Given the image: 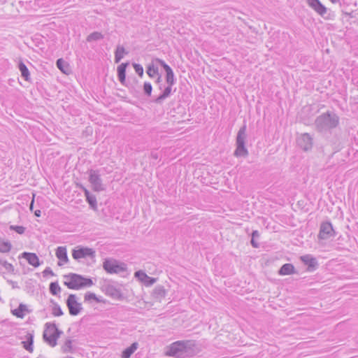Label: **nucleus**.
Listing matches in <instances>:
<instances>
[{"instance_id": "obj_1", "label": "nucleus", "mask_w": 358, "mask_h": 358, "mask_svg": "<svg viewBox=\"0 0 358 358\" xmlns=\"http://www.w3.org/2000/svg\"><path fill=\"white\" fill-rule=\"evenodd\" d=\"M195 343L192 341H179L173 343L166 355L176 358H183L186 356H192L194 353Z\"/></svg>"}, {"instance_id": "obj_2", "label": "nucleus", "mask_w": 358, "mask_h": 358, "mask_svg": "<svg viewBox=\"0 0 358 358\" xmlns=\"http://www.w3.org/2000/svg\"><path fill=\"white\" fill-rule=\"evenodd\" d=\"M339 124V117L334 112L327 111L316 117L315 127L317 131L324 132L333 129Z\"/></svg>"}, {"instance_id": "obj_3", "label": "nucleus", "mask_w": 358, "mask_h": 358, "mask_svg": "<svg viewBox=\"0 0 358 358\" xmlns=\"http://www.w3.org/2000/svg\"><path fill=\"white\" fill-rule=\"evenodd\" d=\"M64 278L67 280L64 284L71 289H80L83 287H89L94 285L93 281L90 278H85L80 274L70 273L64 275Z\"/></svg>"}, {"instance_id": "obj_4", "label": "nucleus", "mask_w": 358, "mask_h": 358, "mask_svg": "<svg viewBox=\"0 0 358 358\" xmlns=\"http://www.w3.org/2000/svg\"><path fill=\"white\" fill-rule=\"evenodd\" d=\"M246 124L244 123L243 125L239 129L236 139V148L234 151V156L246 157L248 156V150L245 147V141L247 138L246 134Z\"/></svg>"}, {"instance_id": "obj_5", "label": "nucleus", "mask_w": 358, "mask_h": 358, "mask_svg": "<svg viewBox=\"0 0 358 358\" xmlns=\"http://www.w3.org/2000/svg\"><path fill=\"white\" fill-rule=\"evenodd\" d=\"M45 327L43 334V339L51 347H55L57 345V339L63 332L57 327L55 323L47 322Z\"/></svg>"}, {"instance_id": "obj_6", "label": "nucleus", "mask_w": 358, "mask_h": 358, "mask_svg": "<svg viewBox=\"0 0 358 358\" xmlns=\"http://www.w3.org/2000/svg\"><path fill=\"white\" fill-rule=\"evenodd\" d=\"M89 175V182L92 188L95 192H101L105 189V187L102 182L101 175L99 170L90 169L87 171Z\"/></svg>"}, {"instance_id": "obj_7", "label": "nucleus", "mask_w": 358, "mask_h": 358, "mask_svg": "<svg viewBox=\"0 0 358 358\" xmlns=\"http://www.w3.org/2000/svg\"><path fill=\"white\" fill-rule=\"evenodd\" d=\"M103 267L108 273H120L127 270V265L124 263L119 264L115 259H105Z\"/></svg>"}, {"instance_id": "obj_8", "label": "nucleus", "mask_w": 358, "mask_h": 358, "mask_svg": "<svg viewBox=\"0 0 358 358\" xmlns=\"http://www.w3.org/2000/svg\"><path fill=\"white\" fill-rule=\"evenodd\" d=\"M66 303L71 315H78L83 310L82 304L77 301V296L76 294H69Z\"/></svg>"}, {"instance_id": "obj_9", "label": "nucleus", "mask_w": 358, "mask_h": 358, "mask_svg": "<svg viewBox=\"0 0 358 358\" xmlns=\"http://www.w3.org/2000/svg\"><path fill=\"white\" fill-rule=\"evenodd\" d=\"M335 236V231L330 222H324L320 224L318 238L327 240Z\"/></svg>"}, {"instance_id": "obj_10", "label": "nucleus", "mask_w": 358, "mask_h": 358, "mask_svg": "<svg viewBox=\"0 0 358 358\" xmlns=\"http://www.w3.org/2000/svg\"><path fill=\"white\" fill-rule=\"evenodd\" d=\"M72 256L76 260L86 258L87 257L94 258L95 250L87 247H78L77 249L73 250Z\"/></svg>"}, {"instance_id": "obj_11", "label": "nucleus", "mask_w": 358, "mask_h": 358, "mask_svg": "<svg viewBox=\"0 0 358 358\" xmlns=\"http://www.w3.org/2000/svg\"><path fill=\"white\" fill-rule=\"evenodd\" d=\"M296 143L304 151L310 150L313 147V138L308 133H304L298 137Z\"/></svg>"}, {"instance_id": "obj_12", "label": "nucleus", "mask_w": 358, "mask_h": 358, "mask_svg": "<svg viewBox=\"0 0 358 358\" xmlns=\"http://www.w3.org/2000/svg\"><path fill=\"white\" fill-rule=\"evenodd\" d=\"M105 294L114 299L123 298L121 289L111 284H106L103 286Z\"/></svg>"}, {"instance_id": "obj_13", "label": "nucleus", "mask_w": 358, "mask_h": 358, "mask_svg": "<svg viewBox=\"0 0 358 358\" xmlns=\"http://www.w3.org/2000/svg\"><path fill=\"white\" fill-rule=\"evenodd\" d=\"M301 262L308 266L307 271L309 272L314 271L318 266V262L315 257L311 255H306L300 257Z\"/></svg>"}, {"instance_id": "obj_14", "label": "nucleus", "mask_w": 358, "mask_h": 358, "mask_svg": "<svg viewBox=\"0 0 358 358\" xmlns=\"http://www.w3.org/2000/svg\"><path fill=\"white\" fill-rule=\"evenodd\" d=\"M307 3L318 15L323 16L327 13V8L320 1V0H307Z\"/></svg>"}, {"instance_id": "obj_15", "label": "nucleus", "mask_w": 358, "mask_h": 358, "mask_svg": "<svg viewBox=\"0 0 358 358\" xmlns=\"http://www.w3.org/2000/svg\"><path fill=\"white\" fill-rule=\"evenodd\" d=\"M172 86L173 85H167V86L163 90L162 92L158 96L155 97L152 101L157 104H162L164 100L171 96Z\"/></svg>"}, {"instance_id": "obj_16", "label": "nucleus", "mask_w": 358, "mask_h": 358, "mask_svg": "<svg viewBox=\"0 0 358 358\" xmlns=\"http://www.w3.org/2000/svg\"><path fill=\"white\" fill-rule=\"evenodd\" d=\"M21 255L34 267L36 268L41 265L39 259L35 253L24 252Z\"/></svg>"}, {"instance_id": "obj_17", "label": "nucleus", "mask_w": 358, "mask_h": 358, "mask_svg": "<svg viewBox=\"0 0 358 358\" xmlns=\"http://www.w3.org/2000/svg\"><path fill=\"white\" fill-rule=\"evenodd\" d=\"M129 65V62L122 63L117 66V77L118 80L122 85H125L126 83V69Z\"/></svg>"}, {"instance_id": "obj_18", "label": "nucleus", "mask_w": 358, "mask_h": 358, "mask_svg": "<svg viewBox=\"0 0 358 358\" xmlns=\"http://www.w3.org/2000/svg\"><path fill=\"white\" fill-rule=\"evenodd\" d=\"M152 295L153 298L160 301L162 299H164L166 296V291L164 289V286L157 285L153 289Z\"/></svg>"}, {"instance_id": "obj_19", "label": "nucleus", "mask_w": 358, "mask_h": 358, "mask_svg": "<svg viewBox=\"0 0 358 358\" xmlns=\"http://www.w3.org/2000/svg\"><path fill=\"white\" fill-rule=\"evenodd\" d=\"M295 268L292 264L287 263L283 264L278 271L279 275H285L295 273Z\"/></svg>"}, {"instance_id": "obj_20", "label": "nucleus", "mask_w": 358, "mask_h": 358, "mask_svg": "<svg viewBox=\"0 0 358 358\" xmlns=\"http://www.w3.org/2000/svg\"><path fill=\"white\" fill-rule=\"evenodd\" d=\"M56 256L59 261L67 262L69 261L66 247L59 246L56 250Z\"/></svg>"}, {"instance_id": "obj_21", "label": "nucleus", "mask_w": 358, "mask_h": 358, "mask_svg": "<svg viewBox=\"0 0 358 358\" xmlns=\"http://www.w3.org/2000/svg\"><path fill=\"white\" fill-rule=\"evenodd\" d=\"M18 69L21 73V76L27 81L30 80V73L28 68L22 61H20L18 64Z\"/></svg>"}, {"instance_id": "obj_22", "label": "nucleus", "mask_w": 358, "mask_h": 358, "mask_svg": "<svg viewBox=\"0 0 358 358\" xmlns=\"http://www.w3.org/2000/svg\"><path fill=\"white\" fill-rule=\"evenodd\" d=\"M27 341H22L23 347L29 352H33L34 336L32 334H27L26 336Z\"/></svg>"}, {"instance_id": "obj_23", "label": "nucleus", "mask_w": 358, "mask_h": 358, "mask_svg": "<svg viewBox=\"0 0 358 358\" xmlns=\"http://www.w3.org/2000/svg\"><path fill=\"white\" fill-rule=\"evenodd\" d=\"M124 54H128L122 45H117L115 52V62L118 63L123 58Z\"/></svg>"}, {"instance_id": "obj_24", "label": "nucleus", "mask_w": 358, "mask_h": 358, "mask_svg": "<svg viewBox=\"0 0 358 358\" xmlns=\"http://www.w3.org/2000/svg\"><path fill=\"white\" fill-rule=\"evenodd\" d=\"M25 311H28L27 306L23 303H20L17 308L12 310V313L17 317L23 318Z\"/></svg>"}, {"instance_id": "obj_25", "label": "nucleus", "mask_w": 358, "mask_h": 358, "mask_svg": "<svg viewBox=\"0 0 358 358\" xmlns=\"http://www.w3.org/2000/svg\"><path fill=\"white\" fill-rule=\"evenodd\" d=\"M12 249L11 243L6 240H3L0 238V252L8 253Z\"/></svg>"}, {"instance_id": "obj_26", "label": "nucleus", "mask_w": 358, "mask_h": 358, "mask_svg": "<svg viewBox=\"0 0 358 358\" xmlns=\"http://www.w3.org/2000/svg\"><path fill=\"white\" fill-rule=\"evenodd\" d=\"M138 343H134L129 348H126L123 352L122 357V358H129L131 355L137 349Z\"/></svg>"}, {"instance_id": "obj_27", "label": "nucleus", "mask_w": 358, "mask_h": 358, "mask_svg": "<svg viewBox=\"0 0 358 358\" xmlns=\"http://www.w3.org/2000/svg\"><path fill=\"white\" fill-rule=\"evenodd\" d=\"M154 59L152 60V63L150 64L147 68L146 73L150 78H154L157 75L159 74V69L157 66H154Z\"/></svg>"}, {"instance_id": "obj_28", "label": "nucleus", "mask_w": 358, "mask_h": 358, "mask_svg": "<svg viewBox=\"0 0 358 358\" xmlns=\"http://www.w3.org/2000/svg\"><path fill=\"white\" fill-rule=\"evenodd\" d=\"M50 302L53 304V306L52 308V314L55 317H59L63 315L64 313L59 305L57 303H56L53 299H51Z\"/></svg>"}, {"instance_id": "obj_29", "label": "nucleus", "mask_w": 358, "mask_h": 358, "mask_svg": "<svg viewBox=\"0 0 358 358\" xmlns=\"http://www.w3.org/2000/svg\"><path fill=\"white\" fill-rule=\"evenodd\" d=\"M57 68L64 73H67L69 65L62 58L58 59L56 62Z\"/></svg>"}, {"instance_id": "obj_30", "label": "nucleus", "mask_w": 358, "mask_h": 358, "mask_svg": "<svg viewBox=\"0 0 358 358\" xmlns=\"http://www.w3.org/2000/svg\"><path fill=\"white\" fill-rule=\"evenodd\" d=\"M103 38V35L99 31H94L87 37V42L96 41Z\"/></svg>"}, {"instance_id": "obj_31", "label": "nucleus", "mask_w": 358, "mask_h": 358, "mask_svg": "<svg viewBox=\"0 0 358 358\" xmlns=\"http://www.w3.org/2000/svg\"><path fill=\"white\" fill-rule=\"evenodd\" d=\"M49 290L52 295L56 296L61 292V287L57 282H52L50 284Z\"/></svg>"}, {"instance_id": "obj_32", "label": "nucleus", "mask_w": 358, "mask_h": 358, "mask_svg": "<svg viewBox=\"0 0 358 358\" xmlns=\"http://www.w3.org/2000/svg\"><path fill=\"white\" fill-rule=\"evenodd\" d=\"M154 61L164 68L166 71V74L173 72L172 69L164 60L159 58H155L154 59Z\"/></svg>"}, {"instance_id": "obj_33", "label": "nucleus", "mask_w": 358, "mask_h": 358, "mask_svg": "<svg viewBox=\"0 0 358 358\" xmlns=\"http://www.w3.org/2000/svg\"><path fill=\"white\" fill-rule=\"evenodd\" d=\"M73 350L72 347V340L68 338L66 340L64 345L62 347V351L64 353L71 352Z\"/></svg>"}, {"instance_id": "obj_34", "label": "nucleus", "mask_w": 358, "mask_h": 358, "mask_svg": "<svg viewBox=\"0 0 358 358\" xmlns=\"http://www.w3.org/2000/svg\"><path fill=\"white\" fill-rule=\"evenodd\" d=\"M86 201L88 202L90 206L93 210L97 209V201L96 198L94 195H91L90 196L86 199Z\"/></svg>"}, {"instance_id": "obj_35", "label": "nucleus", "mask_w": 358, "mask_h": 358, "mask_svg": "<svg viewBox=\"0 0 358 358\" xmlns=\"http://www.w3.org/2000/svg\"><path fill=\"white\" fill-rule=\"evenodd\" d=\"M259 234L258 232V231L257 230H255L252 231V238H251V245H252V247L255 248H259V244L255 241L257 238H259Z\"/></svg>"}, {"instance_id": "obj_36", "label": "nucleus", "mask_w": 358, "mask_h": 358, "mask_svg": "<svg viewBox=\"0 0 358 358\" xmlns=\"http://www.w3.org/2000/svg\"><path fill=\"white\" fill-rule=\"evenodd\" d=\"M176 79L174 76L173 71L166 74V82L167 85H173L176 83Z\"/></svg>"}, {"instance_id": "obj_37", "label": "nucleus", "mask_w": 358, "mask_h": 358, "mask_svg": "<svg viewBox=\"0 0 358 358\" xmlns=\"http://www.w3.org/2000/svg\"><path fill=\"white\" fill-rule=\"evenodd\" d=\"M1 266H3L8 272L13 273L14 272V266L8 263L6 259H1Z\"/></svg>"}, {"instance_id": "obj_38", "label": "nucleus", "mask_w": 358, "mask_h": 358, "mask_svg": "<svg viewBox=\"0 0 358 358\" xmlns=\"http://www.w3.org/2000/svg\"><path fill=\"white\" fill-rule=\"evenodd\" d=\"M152 91V87L150 83L145 82L143 85V92L144 94L148 96H151Z\"/></svg>"}, {"instance_id": "obj_39", "label": "nucleus", "mask_w": 358, "mask_h": 358, "mask_svg": "<svg viewBox=\"0 0 358 358\" xmlns=\"http://www.w3.org/2000/svg\"><path fill=\"white\" fill-rule=\"evenodd\" d=\"M133 67H134L136 73L140 77H143V66L141 64H139L134 63L133 64Z\"/></svg>"}, {"instance_id": "obj_40", "label": "nucleus", "mask_w": 358, "mask_h": 358, "mask_svg": "<svg viewBox=\"0 0 358 358\" xmlns=\"http://www.w3.org/2000/svg\"><path fill=\"white\" fill-rule=\"evenodd\" d=\"M92 299L96 301V302H100V300L97 298L94 293L87 292L85 295V301H89Z\"/></svg>"}, {"instance_id": "obj_41", "label": "nucleus", "mask_w": 358, "mask_h": 358, "mask_svg": "<svg viewBox=\"0 0 358 358\" xmlns=\"http://www.w3.org/2000/svg\"><path fill=\"white\" fill-rule=\"evenodd\" d=\"M10 229L16 231L19 234H22L25 231V227L22 226L10 225Z\"/></svg>"}, {"instance_id": "obj_42", "label": "nucleus", "mask_w": 358, "mask_h": 358, "mask_svg": "<svg viewBox=\"0 0 358 358\" xmlns=\"http://www.w3.org/2000/svg\"><path fill=\"white\" fill-rule=\"evenodd\" d=\"M135 277L143 282L145 279L148 278V275L143 271H138L135 273Z\"/></svg>"}, {"instance_id": "obj_43", "label": "nucleus", "mask_w": 358, "mask_h": 358, "mask_svg": "<svg viewBox=\"0 0 358 358\" xmlns=\"http://www.w3.org/2000/svg\"><path fill=\"white\" fill-rule=\"evenodd\" d=\"M156 278L148 275V278L145 279L143 283L145 286H151L156 282Z\"/></svg>"}, {"instance_id": "obj_44", "label": "nucleus", "mask_w": 358, "mask_h": 358, "mask_svg": "<svg viewBox=\"0 0 358 358\" xmlns=\"http://www.w3.org/2000/svg\"><path fill=\"white\" fill-rule=\"evenodd\" d=\"M48 275H54V273L52 271V269L50 267H47L43 271V277H46Z\"/></svg>"}, {"instance_id": "obj_45", "label": "nucleus", "mask_w": 358, "mask_h": 358, "mask_svg": "<svg viewBox=\"0 0 358 358\" xmlns=\"http://www.w3.org/2000/svg\"><path fill=\"white\" fill-rule=\"evenodd\" d=\"M83 192L85 193V196L86 197V199L89 196H90L91 195H92L90 191L88 189H87L85 187H83Z\"/></svg>"}, {"instance_id": "obj_46", "label": "nucleus", "mask_w": 358, "mask_h": 358, "mask_svg": "<svg viewBox=\"0 0 358 358\" xmlns=\"http://www.w3.org/2000/svg\"><path fill=\"white\" fill-rule=\"evenodd\" d=\"M83 192L85 193V196L86 197V199L89 196H90L91 195H92L90 191L88 189H87L85 187H83Z\"/></svg>"}, {"instance_id": "obj_47", "label": "nucleus", "mask_w": 358, "mask_h": 358, "mask_svg": "<svg viewBox=\"0 0 358 358\" xmlns=\"http://www.w3.org/2000/svg\"><path fill=\"white\" fill-rule=\"evenodd\" d=\"M156 76H157V79H156V81L155 83L160 85L162 84V76L159 73L158 75H157Z\"/></svg>"}, {"instance_id": "obj_48", "label": "nucleus", "mask_w": 358, "mask_h": 358, "mask_svg": "<svg viewBox=\"0 0 358 358\" xmlns=\"http://www.w3.org/2000/svg\"><path fill=\"white\" fill-rule=\"evenodd\" d=\"M8 282L12 285L13 288H17L18 287L16 282H14L13 280H8Z\"/></svg>"}, {"instance_id": "obj_49", "label": "nucleus", "mask_w": 358, "mask_h": 358, "mask_svg": "<svg viewBox=\"0 0 358 358\" xmlns=\"http://www.w3.org/2000/svg\"><path fill=\"white\" fill-rule=\"evenodd\" d=\"M41 212L40 210H36L34 211V215L36 217H40L41 216Z\"/></svg>"}, {"instance_id": "obj_50", "label": "nucleus", "mask_w": 358, "mask_h": 358, "mask_svg": "<svg viewBox=\"0 0 358 358\" xmlns=\"http://www.w3.org/2000/svg\"><path fill=\"white\" fill-rule=\"evenodd\" d=\"M34 199L31 201V203H30V206H29V208L31 210H33V207H34Z\"/></svg>"}, {"instance_id": "obj_51", "label": "nucleus", "mask_w": 358, "mask_h": 358, "mask_svg": "<svg viewBox=\"0 0 358 358\" xmlns=\"http://www.w3.org/2000/svg\"><path fill=\"white\" fill-rule=\"evenodd\" d=\"M162 89H163V85L162 84L159 85V90H162Z\"/></svg>"}, {"instance_id": "obj_52", "label": "nucleus", "mask_w": 358, "mask_h": 358, "mask_svg": "<svg viewBox=\"0 0 358 358\" xmlns=\"http://www.w3.org/2000/svg\"><path fill=\"white\" fill-rule=\"evenodd\" d=\"M152 157H153L155 159H157V155H153V154H152Z\"/></svg>"}, {"instance_id": "obj_53", "label": "nucleus", "mask_w": 358, "mask_h": 358, "mask_svg": "<svg viewBox=\"0 0 358 358\" xmlns=\"http://www.w3.org/2000/svg\"><path fill=\"white\" fill-rule=\"evenodd\" d=\"M58 265H59V266H62V264L60 262H58Z\"/></svg>"}, {"instance_id": "obj_54", "label": "nucleus", "mask_w": 358, "mask_h": 358, "mask_svg": "<svg viewBox=\"0 0 358 358\" xmlns=\"http://www.w3.org/2000/svg\"><path fill=\"white\" fill-rule=\"evenodd\" d=\"M38 358H39V357H38Z\"/></svg>"}]
</instances>
